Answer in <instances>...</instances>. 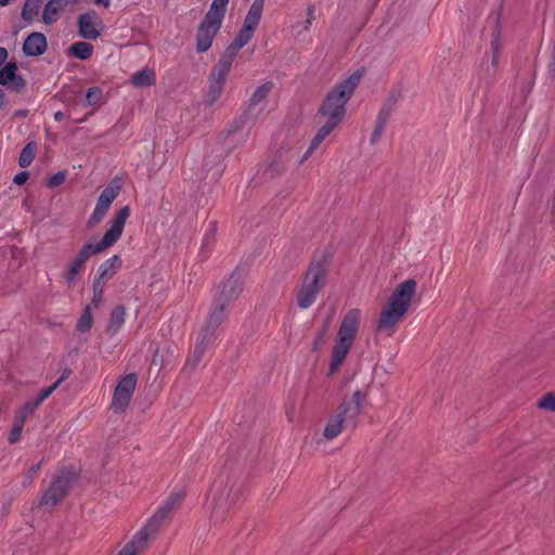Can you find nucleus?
Here are the masks:
<instances>
[{"label":"nucleus","instance_id":"obj_10","mask_svg":"<svg viewBox=\"0 0 555 555\" xmlns=\"http://www.w3.org/2000/svg\"><path fill=\"white\" fill-rule=\"evenodd\" d=\"M122 189V181L119 177H115L111 180L108 185L102 191L96 206L88 220L89 227H94L101 222L103 217L108 211L114 199L119 195Z\"/></svg>","mask_w":555,"mask_h":555},{"label":"nucleus","instance_id":"obj_21","mask_svg":"<svg viewBox=\"0 0 555 555\" xmlns=\"http://www.w3.org/2000/svg\"><path fill=\"white\" fill-rule=\"evenodd\" d=\"M86 101L88 105L93 106V111L88 114L92 115L94 111L99 109L105 103L103 90L100 87L89 88L86 94Z\"/></svg>","mask_w":555,"mask_h":555},{"label":"nucleus","instance_id":"obj_41","mask_svg":"<svg viewBox=\"0 0 555 555\" xmlns=\"http://www.w3.org/2000/svg\"><path fill=\"white\" fill-rule=\"evenodd\" d=\"M95 4L103 5L104 8L109 7V0H93Z\"/></svg>","mask_w":555,"mask_h":555},{"label":"nucleus","instance_id":"obj_38","mask_svg":"<svg viewBox=\"0 0 555 555\" xmlns=\"http://www.w3.org/2000/svg\"><path fill=\"white\" fill-rule=\"evenodd\" d=\"M313 13H314V5L313 4L308 5L307 20L305 22V27H304L305 30H308L310 28V25H311L312 21L314 20Z\"/></svg>","mask_w":555,"mask_h":555},{"label":"nucleus","instance_id":"obj_11","mask_svg":"<svg viewBox=\"0 0 555 555\" xmlns=\"http://www.w3.org/2000/svg\"><path fill=\"white\" fill-rule=\"evenodd\" d=\"M237 54L225 49L224 53L220 56V60L216 66L217 77L210 85V104L219 99L222 93L227 77L232 68V64L235 61Z\"/></svg>","mask_w":555,"mask_h":555},{"label":"nucleus","instance_id":"obj_1","mask_svg":"<svg viewBox=\"0 0 555 555\" xmlns=\"http://www.w3.org/2000/svg\"><path fill=\"white\" fill-rule=\"evenodd\" d=\"M364 73V67L358 68L348 78L335 85L322 100L318 114L321 118L325 119V122L311 140L304 159H307L325 138L343 122L347 112L346 105L360 85Z\"/></svg>","mask_w":555,"mask_h":555},{"label":"nucleus","instance_id":"obj_46","mask_svg":"<svg viewBox=\"0 0 555 555\" xmlns=\"http://www.w3.org/2000/svg\"><path fill=\"white\" fill-rule=\"evenodd\" d=\"M223 310H224V306H223V305H221V306H220V311L222 312Z\"/></svg>","mask_w":555,"mask_h":555},{"label":"nucleus","instance_id":"obj_34","mask_svg":"<svg viewBox=\"0 0 555 555\" xmlns=\"http://www.w3.org/2000/svg\"><path fill=\"white\" fill-rule=\"evenodd\" d=\"M117 272L114 270H111L108 267L102 270L98 276V279L94 280V282H99L100 285H104L105 283L111 280Z\"/></svg>","mask_w":555,"mask_h":555},{"label":"nucleus","instance_id":"obj_13","mask_svg":"<svg viewBox=\"0 0 555 555\" xmlns=\"http://www.w3.org/2000/svg\"><path fill=\"white\" fill-rule=\"evenodd\" d=\"M62 380L63 377L59 378L53 385L47 388H42L35 400L27 401L16 411L15 418H22V421L25 423L26 420L35 413L41 402L57 388Z\"/></svg>","mask_w":555,"mask_h":555},{"label":"nucleus","instance_id":"obj_20","mask_svg":"<svg viewBox=\"0 0 555 555\" xmlns=\"http://www.w3.org/2000/svg\"><path fill=\"white\" fill-rule=\"evenodd\" d=\"M263 7L264 0H254L245 17L244 23L257 28L262 15Z\"/></svg>","mask_w":555,"mask_h":555},{"label":"nucleus","instance_id":"obj_25","mask_svg":"<svg viewBox=\"0 0 555 555\" xmlns=\"http://www.w3.org/2000/svg\"><path fill=\"white\" fill-rule=\"evenodd\" d=\"M41 4L42 0H26L22 10V18L31 22L38 15Z\"/></svg>","mask_w":555,"mask_h":555},{"label":"nucleus","instance_id":"obj_45","mask_svg":"<svg viewBox=\"0 0 555 555\" xmlns=\"http://www.w3.org/2000/svg\"><path fill=\"white\" fill-rule=\"evenodd\" d=\"M3 92L0 90V107L2 106V103H3Z\"/></svg>","mask_w":555,"mask_h":555},{"label":"nucleus","instance_id":"obj_28","mask_svg":"<svg viewBox=\"0 0 555 555\" xmlns=\"http://www.w3.org/2000/svg\"><path fill=\"white\" fill-rule=\"evenodd\" d=\"M272 88L273 83L271 81H267L259 86L250 98L251 104L256 105L263 101L268 96Z\"/></svg>","mask_w":555,"mask_h":555},{"label":"nucleus","instance_id":"obj_9","mask_svg":"<svg viewBox=\"0 0 555 555\" xmlns=\"http://www.w3.org/2000/svg\"><path fill=\"white\" fill-rule=\"evenodd\" d=\"M138 384L137 373H129L122 376L115 387L111 409L115 413H124L130 405Z\"/></svg>","mask_w":555,"mask_h":555},{"label":"nucleus","instance_id":"obj_36","mask_svg":"<svg viewBox=\"0 0 555 555\" xmlns=\"http://www.w3.org/2000/svg\"><path fill=\"white\" fill-rule=\"evenodd\" d=\"M107 267L111 270H114L117 272V270L121 267V259L118 255H114L111 258L107 259Z\"/></svg>","mask_w":555,"mask_h":555},{"label":"nucleus","instance_id":"obj_23","mask_svg":"<svg viewBox=\"0 0 555 555\" xmlns=\"http://www.w3.org/2000/svg\"><path fill=\"white\" fill-rule=\"evenodd\" d=\"M125 315L126 308L122 305L114 307L109 315L108 328L117 332L125 322Z\"/></svg>","mask_w":555,"mask_h":555},{"label":"nucleus","instance_id":"obj_22","mask_svg":"<svg viewBox=\"0 0 555 555\" xmlns=\"http://www.w3.org/2000/svg\"><path fill=\"white\" fill-rule=\"evenodd\" d=\"M37 150H38V146H37L36 142H34V141L28 142L20 154V157H18L20 167H22V168L28 167L35 159Z\"/></svg>","mask_w":555,"mask_h":555},{"label":"nucleus","instance_id":"obj_17","mask_svg":"<svg viewBox=\"0 0 555 555\" xmlns=\"http://www.w3.org/2000/svg\"><path fill=\"white\" fill-rule=\"evenodd\" d=\"M69 0H50L42 12V20L46 24L50 25L56 22L60 13L68 4Z\"/></svg>","mask_w":555,"mask_h":555},{"label":"nucleus","instance_id":"obj_32","mask_svg":"<svg viewBox=\"0 0 555 555\" xmlns=\"http://www.w3.org/2000/svg\"><path fill=\"white\" fill-rule=\"evenodd\" d=\"M103 293L104 285H100L99 282H93V297L90 307L93 306V308H99L103 298Z\"/></svg>","mask_w":555,"mask_h":555},{"label":"nucleus","instance_id":"obj_29","mask_svg":"<svg viewBox=\"0 0 555 555\" xmlns=\"http://www.w3.org/2000/svg\"><path fill=\"white\" fill-rule=\"evenodd\" d=\"M328 331H330V321H325L321 328L319 330L315 338H314V341H313V351H319L322 346L325 344V340H326V336L328 334Z\"/></svg>","mask_w":555,"mask_h":555},{"label":"nucleus","instance_id":"obj_31","mask_svg":"<svg viewBox=\"0 0 555 555\" xmlns=\"http://www.w3.org/2000/svg\"><path fill=\"white\" fill-rule=\"evenodd\" d=\"M538 408L555 412V395L553 392L545 393L538 402Z\"/></svg>","mask_w":555,"mask_h":555},{"label":"nucleus","instance_id":"obj_42","mask_svg":"<svg viewBox=\"0 0 555 555\" xmlns=\"http://www.w3.org/2000/svg\"><path fill=\"white\" fill-rule=\"evenodd\" d=\"M63 117H64V115H63V113H62V112H56V113L54 114V119H55V120H62V119H63Z\"/></svg>","mask_w":555,"mask_h":555},{"label":"nucleus","instance_id":"obj_33","mask_svg":"<svg viewBox=\"0 0 555 555\" xmlns=\"http://www.w3.org/2000/svg\"><path fill=\"white\" fill-rule=\"evenodd\" d=\"M367 398V392L365 390H357L353 393V402L356 403V414H360L362 410V404Z\"/></svg>","mask_w":555,"mask_h":555},{"label":"nucleus","instance_id":"obj_30","mask_svg":"<svg viewBox=\"0 0 555 555\" xmlns=\"http://www.w3.org/2000/svg\"><path fill=\"white\" fill-rule=\"evenodd\" d=\"M24 425H25V423L22 421V418L14 417V423H13V426H12L11 431L8 437V441L11 444L20 441V439L22 437V431H23Z\"/></svg>","mask_w":555,"mask_h":555},{"label":"nucleus","instance_id":"obj_14","mask_svg":"<svg viewBox=\"0 0 555 555\" xmlns=\"http://www.w3.org/2000/svg\"><path fill=\"white\" fill-rule=\"evenodd\" d=\"M48 48L47 38L42 33H31L27 36L23 44V52L27 56H39Z\"/></svg>","mask_w":555,"mask_h":555},{"label":"nucleus","instance_id":"obj_16","mask_svg":"<svg viewBox=\"0 0 555 555\" xmlns=\"http://www.w3.org/2000/svg\"><path fill=\"white\" fill-rule=\"evenodd\" d=\"M149 541L146 534L139 530L117 555H139L147 547Z\"/></svg>","mask_w":555,"mask_h":555},{"label":"nucleus","instance_id":"obj_27","mask_svg":"<svg viewBox=\"0 0 555 555\" xmlns=\"http://www.w3.org/2000/svg\"><path fill=\"white\" fill-rule=\"evenodd\" d=\"M17 65L15 62H9L0 69V85L5 86L16 77Z\"/></svg>","mask_w":555,"mask_h":555},{"label":"nucleus","instance_id":"obj_12","mask_svg":"<svg viewBox=\"0 0 555 555\" xmlns=\"http://www.w3.org/2000/svg\"><path fill=\"white\" fill-rule=\"evenodd\" d=\"M79 35L88 40H96L102 33V20L94 11L86 12L78 17Z\"/></svg>","mask_w":555,"mask_h":555},{"label":"nucleus","instance_id":"obj_15","mask_svg":"<svg viewBox=\"0 0 555 555\" xmlns=\"http://www.w3.org/2000/svg\"><path fill=\"white\" fill-rule=\"evenodd\" d=\"M349 411V405L345 401L339 405V413L332 417L324 429V437L333 439L338 436L344 427L346 414Z\"/></svg>","mask_w":555,"mask_h":555},{"label":"nucleus","instance_id":"obj_8","mask_svg":"<svg viewBox=\"0 0 555 555\" xmlns=\"http://www.w3.org/2000/svg\"><path fill=\"white\" fill-rule=\"evenodd\" d=\"M184 494L175 493L167 502L156 511V513L141 528V532L146 534L149 540L155 538L164 527L165 522L170 519L172 513L181 505Z\"/></svg>","mask_w":555,"mask_h":555},{"label":"nucleus","instance_id":"obj_40","mask_svg":"<svg viewBox=\"0 0 555 555\" xmlns=\"http://www.w3.org/2000/svg\"><path fill=\"white\" fill-rule=\"evenodd\" d=\"M8 59V50L3 47H0V66L7 61Z\"/></svg>","mask_w":555,"mask_h":555},{"label":"nucleus","instance_id":"obj_2","mask_svg":"<svg viewBox=\"0 0 555 555\" xmlns=\"http://www.w3.org/2000/svg\"><path fill=\"white\" fill-rule=\"evenodd\" d=\"M129 215V206L120 208L112 219L109 229L106 230L103 237L96 244H83L75 259L69 263L68 268L64 272V279L66 282H75L85 263L91 256L105 251L119 240Z\"/></svg>","mask_w":555,"mask_h":555},{"label":"nucleus","instance_id":"obj_24","mask_svg":"<svg viewBox=\"0 0 555 555\" xmlns=\"http://www.w3.org/2000/svg\"><path fill=\"white\" fill-rule=\"evenodd\" d=\"M69 52L77 59L85 61V60H88L91 57L92 52H93V47L88 42L78 41V42L74 43L73 46H70Z\"/></svg>","mask_w":555,"mask_h":555},{"label":"nucleus","instance_id":"obj_6","mask_svg":"<svg viewBox=\"0 0 555 555\" xmlns=\"http://www.w3.org/2000/svg\"><path fill=\"white\" fill-rule=\"evenodd\" d=\"M330 255H323L318 261H312L305 272L302 284L297 294L300 308H308L324 287L328 274Z\"/></svg>","mask_w":555,"mask_h":555},{"label":"nucleus","instance_id":"obj_39","mask_svg":"<svg viewBox=\"0 0 555 555\" xmlns=\"http://www.w3.org/2000/svg\"><path fill=\"white\" fill-rule=\"evenodd\" d=\"M43 460H41L39 463L33 465L29 469H28V479H29V482H31L35 478V476L37 475V473L39 472V469L41 468V464H42Z\"/></svg>","mask_w":555,"mask_h":555},{"label":"nucleus","instance_id":"obj_26","mask_svg":"<svg viewBox=\"0 0 555 555\" xmlns=\"http://www.w3.org/2000/svg\"><path fill=\"white\" fill-rule=\"evenodd\" d=\"M92 325H93V315H92L91 307H90V305H88L83 309V311L77 322L76 327L79 332L86 333L91 330Z\"/></svg>","mask_w":555,"mask_h":555},{"label":"nucleus","instance_id":"obj_43","mask_svg":"<svg viewBox=\"0 0 555 555\" xmlns=\"http://www.w3.org/2000/svg\"><path fill=\"white\" fill-rule=\"evenodd\" d=\"M380 131H382V128H378V129L375 130L374 135H373V141L377 139V137L379 135Z\"/></svg>","mask_w":555,"mask_h":555},{"label":"nucleus","instance_id":"obj_7","mask_svg":"<svg viewBox=\"0 0 555 555\" xmlns=\"http://www.w3.org/2000/svg\"><path fill=\"white\" fill-rule=\"evenodd\" d=\"M79 473L74 469H62L57 476L54 477L51 485L44 491L40 499V506L54 507L68 494L69 488L73 482L78 480Z\"/></svg>","mask_w":555,"mask_h":555},{"label":"nucleus","instance_id":"obj_3","mask_svg":"<svg viewBox=\"0 0 555 555\" xmlns=\"http://www.w3.org/2000/svg\"><path fill=\"white\" fill-rule=\"evenodd\" d=\"M416 293V281L408 279L397 285L385 306L382 308L376 324V332L391 335L397 323L409 311Z\"/></svg>","mask_w":555,"mask_h":555},{"label":"nucleus","instance_id":"obj_44","mask_svg":"<svg viewBox=\"0 0 555 555\" xmlns=\"http://www.w3.org/2000/svg\"><path fill=\"white\" fill-rule=\"evenodd\" d=\"M10 0H0V5L1 7H5L7 4H9Z\"/></svg>","mask_w":555,"mask_h":555},{"label":"nucleus","instance_id":"obj_4","mask_svg":"<svg viewBox=\"0 0 555 555\" xmlns=\"http://www.w3.org/2000/svg\"><path fill=\"white\" fill-rule=\"evenodd\" d=\"M360 317L359 309H351L343 318L331 352L328 376L336 373L350 351L359 331Z\"/></svg>","mask_w":555,"mask_h":555},{"label":"nucleus","instance_id":"obj_35","mask_svg":"<svg viewBox=\"0 0 555 555\" xmlns=\"http://www.w3.org/2000/svg\"><path fill=\"white\" fill-rule=\"evenodd\" d=\"M65 182V173L60 171L51 176L48 180V186L56 188Z\"/></svg>","mask_w":555,"mask_h":555},{"label":"nucleus","instance_id":"obj_37","mask_svg":"<svg viewBox=\"0 0 555 555\" xmlns=\"http://www.w3.org/2000/svg\"><path fill=\"white\" fill-rule=\"evenodd\" d=\"M29 179V173L27 171H21L14 176L13 182L17 185H23Z\"/></svg>","mask_w":555,"mask_h":555},{"label":"nucleus","instance_id":"obj_5","mask_svg":"<svg viewBox=\"0 0 555 555\" xmlns=\"http://www.w3.org/2000/svg\"><path fill=\"white\" fill-rule=\"evenodd\" d=\"M230 0H212V3L197 26L195 44L198 53L208 51L221 29Z\"/></svg>","mask_w":555,"mask_h":555},{"label":"nucleus","instance_id":"obj_19","mask_svg":"<svg viewBox=\"0 0 555 555\" xmlns=\"http://www.w3.org/2000/svg\"><path fill=\"white\" fill-rule=\"evenodd\" d=\"M130 83L137 88H146L156 83V74L154 68L145 67L144 69L131 75Z\"/></svg>","mask_w":555,"mask_h":555},{"label":"nucleus","instance_id":"obj_18","mask_svg":"<svg viewBox=\"0 0 555 555\" xmlns=\"http://www.w3.org/2000/svg\"><path fill=\"white\" fill-rule=\"evenodd\" d=\"M256 28L244 23L241 30L227 47L228 50L238 54V51L253 38Z\"/></svg>","mask_w":555,"mask_h":555}]
</instances>
